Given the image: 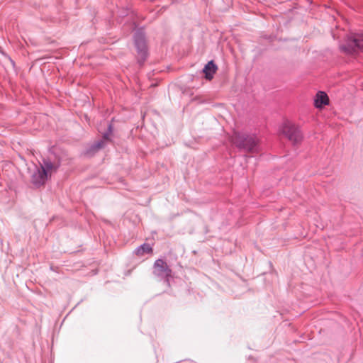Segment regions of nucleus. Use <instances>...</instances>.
Returning a JSON list of instances; mask_svg holds the SVG:
<instances>
[{"label":"nucleus","mask_w":363,"mask_h":363,"mask_svg":"<svg viewBox=\"0 0 363 363\" xmlns=\"http://www.w3.org/2000/svg\"><path fill=\"white\" fill-rule=\"evenodd\" d=\"M135 45L138 50V54L144 60L146 56L147 48L145 43V35L141 32H137L134 36Z\"/></svg>","instance_id":"nucleus-6"},{"label":"nucleus","mask_w":363,"mask_h":363,"mask_svg":"<svg viewBox=\"0 0 363 363\" xmlns=\"http://www.w3.org/2000/svg\"><path fill=\"white\" fill-rule=\"evenodd\" d=\"M282 133L294 144L302 140L303 136L299 128L289 122H286L283 125Z\"/></svg>","instance_id":"nucleus-3"},{"label":"nucleus","mask_w":363,"mask_h":363,"mask_svg":"<svg viewBox=\"0 0 363 363\" xmlns=\"http://www.w3.org/2000/svg\"><path fill=\"white\" fill-rule=\"evenodd\" d=\"M104 146V141L101 140L100 142H98L96 144L94 145V148L96 150H99L101 148Z\"/></svg>","instance_id":"nucleus-11"},{"label":"nucleus","mask_w":363,"mask_h":363,"mask_svg":"<svg viewBox=\"0 0 363 363\" xmlns=\"http://www.w3.org/2000/svg\"><path fill=\"white\" fill-rule=\"evenodd\" d=\"M231 142L244 151L252 152L258 151V140L254 135L234 133L231 136Z\"/></svg>","instance_id":"nucleus-2"},{"label":"nucleus","mask_w":363,"mask_h":363,"mask_svg":"<svg viewBox=\"0 0 363 363\" xmlns=\"http://www.w3.org/2000/svg\"><path fill=\"white\" fill-rule=\"evenodd\" d=\"M152 247L149 244L144 243L135 249V253L138 256H143L145 254L152 252Z\"/></svg>","instance_id":"nucleus-9"},{"label":"nucleus","mask_w":363,"mask_h":363,"mask_svg":"<svg viewBox=\"0 0 363 363\" xmlns=\"http://www.w3.org/2000/svg\"><path fill=\"white\" fill-rule=\"evenodd\" d=\"M329 103L328 95L323 91H318L314 99V105L318 108H321Z\"/></svg>","instance_id":"nucleus-7"},{"label":"nucleus","mask_w":363,"mask_h":363,"mask_svg":"<svg viewBox=\"0 0 363 363\" xmlns=\"http://www.w3.org/2000/svg\"><path fill=\"white\" fill-rule=\"evenodd\" d=\"M217 69L218 67L213 60L208 62L203 69V72L205 74V78L208 80H211L213 78Z\"/></svg>","instance_id":"nucleus-8"},{"label":"nucleus","mask_w":363,"mask_h":363,"mask_svg":"<svg viewBox=\"0 0 363 363\" xmlns=\"http://www.w3.org/2000/svg\"><path fill=\"white\" fill-rule=\"evenodd\" d=\"M57 167L50 161L44 160L40 167L35 166L33 172L31 174L32 183L36 186L45 184L51 174L57 169Z\"/></svg>","instance_id":"nucleus-1"},{"label":"nucleus","mask_w":363,"mask_h":363,"mask_svg":"<svg viewBox=\"0 0 363 363\" xmlns=\"http://www.w3.org/2000/svg\"><path fill=\"white\" fill-rule=\"evenodd\" d=\"M153 273L155 276L167 279L172 276V270L167 262L162 259H157L154 263Z\"/></svg>","instance_id":"nucleus-4"},{"label":"nucleus","mask_w":363,"mask_h":363,"mask_svg":"<svg viewBox=\"0 0 363 363\" xmlns=\"http://www.w3.org/2000/svg\"><path fill=\"white\" fill-rule=\"evenodd\" d=\"M108 133H105L104 134V136H103V137H104V140H107V139L108 138L109 135H110V134L111 133V132H112V126H111V124H108Z\"/></svg>","instance_id":"nucleus-10"},{"label":"nucleus","mask_w":363,"mask_h":363,"mask_svg":"<svg viewBox=\"0 0 363 363\" xmlns=\"http://www.w3.org/2000/svg\"><path fill=\"white\" fill-rule=\"evenodd\" d=\"M345 50L350 54L357 52L358 50L363 49V38L357 34H353L349 38L348 45L347 48H344Z\"/></svg>","instance_id":"nucleus-5"}]
</instances>
